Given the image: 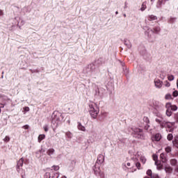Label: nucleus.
<instances>
[{"instance_id": "f257e3e1", "label": "nucleus", "mask_w": 178, "mask_h": 178, "mask_svg": "<svg viewBox=\"0 0 178 178\" xmlns=\"http://www.w3.org/2000/svg\"><path fill=\"white\" fill-rule=\"evenodd\" d=\"M143 30L145 31V35L147 37L148 40L153 41V40H155V34L161 33V26H156L152 29L149 26H145L143 27Z\"/></svg>"}, {"instance_id": "f03ea898", "label": "nucleus", "mask_w": 178, "mask_h": 178, "mask_svg": "<svg viewBox=\"0 0 178 178\" xmlns=\"http://www.w3.org/2000/svg\"><path fill=\"white\" fill-rule=\"evenodd\" d=\"M65 119V114H62L58 111H54L51 115V123L54 127H58L59 124L63 122Z\"/></svg>"}, {"instance_id": "7ed1b4c3", "label": "nucleus", "mask_w": 178, "mask_h": 178, "mask_svg": "<svg viewBox=\"0 0 178 178\" xmlns=\"http://www.w3.org/2000/svg\"><path fill=\"white\" fill-rule=\"evenodd\" d=\"M129 133H131V135L134 138H138V140H145V134L144 131L141 128L134 127L129 128Z\"/></svg>"}, {"instance_id": "20e7f679", "label": "nucleus", "mask_w": 178, "mask_h": 178, "mask_svg": "<svg viewBox=\"0 0 178 178\" xmlns=\"http://www.w3.org/2000/svg\"><path fill=\"white\" fill-rule=\"evenodd\" d=\"M89 113L92 119H97L98 114L99 113V107L98 104L94 102H90L88 104Z\"/></svg>"}, {"instance_id": "39448f33", "label": "nucleus", "mask_w": 178, "mask_h": 178, "mask_svg": "<svg viewBox=\"0 0 178 178\" xmlns=\"http://www.w3.org/2000/svg\"><path fill=\"white\" fill-rule=\"evenodd\" d=\"M165 115L168 116V118H170V116L173 114V112H176L178 108L177 106L172 104L170 102H168L165 104Z\"/></svg>"}, {"instance_id": "423d86ee", "label": "nucleus", "mask_w": 178, "mask_h": 178, "mask_svg": "<svg viewBox=\"0 0 178 178\" xmlns=\"http://www.w3.org/2000/svg\"><path fill=\"white\" fill-rule=\"evenodd\" d=\"M132 159L133 161H135V162H138V160L140 159L143 164L147 162V159H145V156H143L140 152H133Z\"/></svg>"}, {"instance_id": "0eeeda50", "label": "nucleus", "mask_w": 178, "mask_h": 178, "mask_svg": "<svg viewBox=\"0 0 178 178\" xmlns=\"http://www.w3.org/2000/svg\"><path fill=\"white\" fill-rule=\"evenodd\" d=\"M93 170L97 176H99L100 178H105V173H104L101 168H99V164L95 163Z\"/></svg>"}, {"instance_id": "6e6552de", "label": "nucleus", "mask_w": 178, "mask_h": 178, "mask_svg": "<svg viewBox=\"0 0 178 178\" xmlns=\"http://www.w3.org/2000/svg\"><path fill=\"white\" fill-rule=\"evenodd\" d=\"M128 167H130L131 166V164L130 163H127V165L126 163H123L122 164V169H124V170L127 171V172H129V173H133V172H136V169H131V168H128Z\"/></svg>"}, {"instance_id": "1a4fd4ad", "label": "nucleus", "mask_w": 178, "mask_h": 178, "mask_svg": "<svg viewBox=\"0 0 178 178\" xmlns=\"http://www.w3.org/2000/svg\"><path fill=\"white\" fill-rule=\"evenodd\" d=\"M154 83L156 88H162V86H163V82L158 79H154Z\"/></svg>"}, {"instance_id": "9d476101", "label": "nucleus", "mask_w": 178, "mask_h": 178, "mask_svg": "<svg viewBox=\"0 0 178 178\" xmlns=\"http://www.w3.org/2000/svg\"><path fill=\"white\" fill-rule=\"evenodd\" d=\"M105 161V156H104L103 154H99L97 156V160L96 164L101 165V163H104V161Z\"/></svg>"}, {"instance_id": "9b49d317", "label": "nucleus", "mask_w": 178, "mask_h": 178, "mask_svg": "<svg viewBox=\"0 0 178 178\" xmlns=\"http://www.w3.org/2000/svg\"><path fill=\"white\" fill-rule=\"evenodd\" d=\"M46 175H49V178H59V173L51 170L50 172H47Z\"/></svg>"}, {"instance_id": "f8f14e48", "label": "nucleus", "mask_w": 178, "mask_h": 178, "mask_svg": "<svg viewBox=\"0 0 178 178\" xmlns=\"http://www.w3.org/2000/svg\"><path fill=\"white\" fill-rule=\"evenodd\" d=\"M16 170L21 175L22 177H24V176H26V172L23 170V167L16 166Z\"/></svg>"}, {"instance_id": "ddd939ff", "label": "nucleus", "mask_w": 178, "mask_h": 178, "mask_svg": "<svg viewBox=\"0 0 178 178\" xmlns=\"http://www.w3.org/2000/svg\"><path fill=\"white\" fill-rule=\"evenodd\" d=\"M47 154L48 155V156H50V158H54V156H55V149L52 147L49 148L47 151Z\"/></svg>"}, {"instance_id": "4468645a", "label": "nucleus", "mask_w": 178, "mask_h": 178, "mask_svg": "<svg viewBox=\"0 0 178 178\" xmlns=\"http://www.w3.org/2000/svg\"><path fill=\"white\" fill-rule=\"evenodd\" d=\"M162 138V135L161 134H156L154 136L152 137V141H161Z\"/></svg>"}, {"instance_id": "2eb2a0df", "label": "nucleus", "mask_w": 178, "mask_h": 178, "mask_svg": "<svg viewBox=\"0 0 178 178\" xmlns=\"http://www.w3.org/2000/svg\"><path fill=\"white\" fill-rule=\"evenodd\" d=\"M173 126H175V122H168L164 121L163 127H168V129H172Z\"/></svg>"}, {"instance_id": "dca6fc26", "label": "nucleus", "mask_w": 178, "mask_h": 178, "mask_svg": "<svg viewBox=\"0 0 178 178\" xmlns=\"http://www.w3.org/2000/svg\"><path fill=\"white\" fill-rule=\"evenodd\" d=\"M5 101H9V97L5 95L0 94V102H5Z\"/></svg>"}, {"instance_id": "f3484780", "label": "nucleus", "mask_w": 178, "mask_h": 178, "mask_svg": "<svg viewBox=\"0 0 178 178\" xmlns=\"http://www.w3.org/2000/svg\"><path fill=\"white\" fill-rule=\"evenodd\" d=\"M78 130H80V131H86L87 129H86V127H84L83 124H81V122H78L77 125Z\"/></svg>"}, {"instance_id": "a211bd4d", "label": "nucleus", "mask_w": 178, "mask_h": 178, "mask_svg": "<svg viewBox=\"0 0 178 178\" xmlns=\"http://www.w3.org/2000/svg\"><path fill=\"white\" fill-rule=\"evenodd\" d=\"M154 105L156 109H162L163 108V104L159 102H155Z\"/></svg>"}, {"instance_id": "6ab92c4d", "label": "nucleus", "mask_w": 178, "mask_h": 178, "mask_svg": "<svg viewBox=\"0 0 178 178\" xmlns=\"http://www.w3.org/2000/svg\"><path fill=\"white\" fill-rule=\"evenodd\" d=\"M163 2H165L164 0H157V2L156 3V8H157V9L162 8Z\"/></svg>"}, {"instance_id": "aec40b11", "label": "nucleus", "mask_w": 178, "mask_h": 178, "mask_svg": "<svg viewBox=\"0 0 178 178\" xmlns=\"http://www.w3.org/2000/svg\"><path fill=\"white\" fill-rule=\"evenodd\" d=\"M146 174L147 175V176H149L151 178L158 177L157 175L152 174V170H147L146 172Z\"/></svg>"}, {"instance_id": "412c9836", "label": "nucleus", "mask_w": 178, "mask_h": 178, "mask_svg": "<svg viewBox=\"0 0 178 178\" xmlns=\"http://www.w3.org/2000/svg\"><path fill=\"white\" fill-rule=\"evenodd\" d=\"M23 163H24V159L21 158L17 163V166L19 168H23Z\"/></svg>"}, {"instance_id": "4be33fe9", "label": "nucleus", "mask_w": 178, "mask_h": 178, "mask_svg": "<svg viewBox=\"0 0 178 178\" xmlns=\"http://www.w3.org/2000/svg\"><path fill=\"white\" fill-rule=\"evenodd\" d=\"M124 45H126V47H127V48H129V49L131 48V42H130V40H127V39L124 40Z\"/></svg>"}, {"instance_id": "5701e85b", "label": "nucleus", "mask_w": 178, "mask_h": 178, "mask_svg": "<svg viewBox=\"0 0 178 178\" xmlns=\"http://www.w3.org/2000/svg\"><path fill=\"white\" fill-rule=\"evenodd\" d=\"M147 19H148V20H149V22H152L154 20H156V19H158V17L154 15H151L147 17Z\"/></svg>"}, {"instance_id": "b1692460", "label": "nucleus", "mask_w": 178, "mask_h": 178, "mask_svg": "<svg viewBox=\"0 0 178 178\" xmlns=\"http://www.w3.org/2000/svg\"><path fill=\"white\" fill-rule=\"evenodd\" d=\"M146 9H147V1H144L142 3L140 10H141V12H144V10H145Z\"/></svg>"}, {"instance_id": "393cba45", "label": "nucleus", "mask_w": 178, "mask_h": 178, "mask_svg": "<svg viewBox=\"0 0 178 178\" xmlns=\"http://www.w3.org/2000/svg\"><path fill=\"white\" fill-rule=\"evenodd\" d=\"M44 139H45V134L39 135L38 138V143H40L41 141H42V140H44Z\"/></svg>"}, {"instance_id": "a878e982", "label": "nucleus", "mask_w": 178, "mask_h": 178, "mask_svg": "<svg viewBox=\"0 0 178 178\" xmlns=\"http://www.w3.org/2000/svg\"><path fill=\"white\" fill-rule=\"evenodd\" d=\"M65 137H66L67 138L70 139V138H72V137H73V134H72V132H70V131H67V132L65 133Z\"/></svg>"}, {"instance_id": "bb28decb", "label": "nucleus", "mask_w": 178, "mask_h": 178, "mask_svg": "<svg viewBox=\"0 0 178 178\" xmlns=\"http://www.w3.org/2000/svg\"><path fill=\"white\" fill-rule=\"evenodd\" d=\"M160 158H161L162 162H163V163L166 162V157H165V154H163V153L161 154Z\"/></svg>"}, {"instance_id": "cd10ccee", "label": "nucleus", "mask_w": 178, "mask_h": 178, "mask_svg": "<svg viewBox=\"0 0 178 178\" xmlns=\"http://www.w3.org/2000/svg\"><path fill=\"white\" fill-rule=\"evenodd\" d=\"M153 160L155 161V165H158V155L153 154Z\"/></svg>"}, {"instance_id": "c85d7f7f", "label": "nucleus", "mask_w": 178, "mask_h": 178, "mask_svg": "<svg viewBox=\"0 0 178 178\" xmlns=\"http://www.w3.org/2000/svg\"><path fill=\"white\" fill-rule=\"evenodd\" d=\"M156 123L160 124V126H161L162 127H163V123L165 122V121H161V120L156 118Z\"/></svg>"}, {"instance_id": "c756f323", "label": "nucleus", "mask_w": 178, "mask_h": 178, "mask_svg": "<svg viewBox=\"0 0 178 178\" xmlns=\"http://www.w3.org/2000/svg\"><path fill=\"white\" fill-rule=\"evenodd\" d=\"M170 163L172 165V166H176V165H177V161L173 159L170 161Z\"/></svg>"}, {"instance_id": "7c9ffc66", "label": "nucleus", "mask_w": 178, "mask_h": 178, "mask_svg": "<svg viewBox=\"0 0 178 178\" xmlns=\"http://www.w3.org/2000/svg\"><path fill=\"white\" fill-rule=\"evenodd\" d=\"M165 152H167L168 154H169V152H172V147H169V146H167V147L165 148Z\"/></svg>"}, {"instance_id": "2f4dec72", "label": "nucleus", "mask_w": 178, "mask_h": 178, "mask_svg": "<svg viewBox=\"0 0 178 178\" xmlns=\"http://www.w3.org/2000/svg\"><path fill=\"white\" fill-rule=\"evenodd\" d=\"M3 141H4V143H9V141H10V137L6 136L3 139Z\"/></svg>"}, {"instance_id": "473e14b6", "label": "nucleus", "mask_w": 178, "mask_h": 178, "mask_svg": "<svg viewBox=\"0 0 178 178\" xmlns=\"http://www.w3.org/2000/svg\"><path fill=\"white\" fill-rule=\"evenodd\" d=\"M172 144L175 147L178 148V138L172 142Z\"/></svg>"}, {"instance_id": "72a5a7b5", "label": "nucleus", "mask_w": 178, "mask_h": 178, "mask_svg": "<svg viewBox=\"0 0 178 178\" xmlns=\"http://www.w3.org/2000/svg\"><path fill=\"white\" fill-rule=\"evenodd\" d=\"M143 122H145V123H146V124H148V123H149V119L148 118V117H144Z\"/></svg>"}, {"instance_id": "f704fd0d", "label": "nucleus", "mask_w": 178, "mask_h": 178, "mask_svg": "<svg viewBox=\"0 0 178 178\" xmlns=\"http://www.w3.org/2000/svg\"><path fill=\"white\" fill-rule=\"evenodd\" d=\"M168 79L169 81H173V80H175V76H173V75H169V76H168Z\"/></svg>"}, {"instance_id": "c9c22d12", "label": "nucleus", "mask_w": 178, "mask_h": 178, "mask_svg": "<svg viewBox=\"0 0 178 178\" xmlns=\"http://www.w3.org/2000/svg\"><path fill=\"white\" fill-rule=\"evenodd\" d=\"M167 138L169 141H171V140H173V135L172 134H168Z\"/></svg>"}, {"instance_id": "e433bc0d", "label": "nucleus", "mask_w": 178, "mask_h": 178, "mask_svg": "<svg viewBox=\"0 0 178 178\" xmlns=\"http://www.w3.org/2000/svg\"><path fill=\"white\" fill-rule=\"evenodd\" d=\"M165 99H172V95H170V94H167V95L165 96Z\"/></svg>"}, {"instance_id": "4c0bfd02", "label": "nucleus", "mask_w": 178, "mask_h": 178, "mask_svg": "<svg viewBox=\"0 0 178 178\" xmlns=\"http://www.w3.org/2000/svg\"><path fill=\"white\" fill-rule=\"evenodd\" d=\"M172 96L176 98V97L178 96V91L177 90H175L173 92H172Z\"/></svg>"}, {"instance_id": "58836bf2", "label": "nucleus", "mask_w": 178, "mask_h": 178, "mask_svg": "<svg viewBox=\"0 0 178 178\" xmlns=\"http://www.w3.org/2000/svg\"><path fill=\"white\" fill-rule=\"evenodd\" d=\"M43 129L44 130V131H48L49 130V127H48V124H46L43 127Z\"/></svg>"}, {"instance_id": "ea45409f", "label": "nucleus", "mask_w": 178, "mask_h": 178, "mask_svg": "<svg viewBox=\"0 0 178 178\" xmlns=\"http://www.w3.org/2000/svg\"><path fill=\"white\" fill-rule=\"evenodd\" d=\"M52 168L56 172L59 170V165H54Z\"/></svg>"}, {"instance_id": "a19ab883", "label": "nucleus", "mask_w": 178, "mask_h": 178, "mask_svg": "<svg viewBox=\"0 0 178 178\" xmlns=\"http://www.w3.org/2000/svg\"><path fill=\"white\" fill-rule=\"evenodd\" d=\"M136 166L138 168V169H140V168H141V164L138 162H136Z\"/></svg>"}, {"instance_id": "79ce46f5", "label": "nucleus", "mask_w": 178, "mask_h": 178, "mask_svg": "<svg viewBox=\"0 0 178 178\" xmlns=\"http://www.w3.org/2000/svg\"><path fill=\"white\" fill-rule=\"evenodd\" d=\"M24 112H29L30 111V108L28 106L24 107Z\"/></svg>"}, {"instance_id": "37998d69", "label": "nucleus", "mask_w": 178, "mask_h": 178, "mask_svg": "<svg viewBox=\"0 0 178 178\" xmlns=\"http://www.w3.org/2000/svg\"><path fill=\"white\" fill-rule=\"evenodd\" d=\"M175 121L177 122V123H178V113L175 115Z\"/></svg>"}, {"instance_id": "c03bdc74", "label": "nucleus", "mask_w": 178, "mask_h": 178, "mask_svg": "<svg viewBox=\"0 0 178 178\" xmlns=\"http://www.w3.org/2000/svg\"><path fill=\"white\" fill-rule=\"evenodd\" d=\"M22 129H24V130H29V125H24Z\"/></svg>"}, {"instance_id": "a18cd8bd", "label": "nucleus", "mask_w": 178, "mask_h": 178, "mask_svg": "<svg viewBox=\"0 0 178 178\" xmlns=\"http://www.w3.org/2000/svg\"><path fill=\"white\" fill-rule=\"evenodd\" d=\"M170 86V83H169L168 81H165V87H169Z\"/></svg>"}, {"instance_id": "49530a36", "label": "nucleus", "mask_w": 178, "mask_h": 178, "mask_svg": "<svg viewBox=\"0 0 178 178\" xmlns=\"http://www.w3.org/2000/svg\"><path fill=\"white\" fill-rule=\"evenodd\" d=\"M148 129H149V126L148 124H146V125L145 126V129L148 130Z\"/></svg>"}, {"instance_id": "de8ad7c7", "label": "nucleus", "mask_w": 178, "mask_h": 178, "mask_svg": "<svg viewBox=\"0 0 178 178\" xmlns=\"http://www.w3.org/2000/svg\"><path fill=\"white\" fill-rule=\"evenodd\" d=\"M175 20H176V19H175V18H171V19H170V23H173V22H175Z\"/></svg>"}, {"instance_id": "09e8293b", "label": "nucleus", "mask_w": 178, "mask_h": 178, "mask_svg": "<svg viewBox=\"0 0 178 178\" xmlns=\"http://www.w3.org/2000/svg\"><path fill=\"white\" fill-rule=\"evenodd\" d=\"M0 16H3V11L0 10Z\"/></svg>"}, {"instance_id": "8fccbe9b", "label": "nucleus", "mask_w": 178, "mask_h": 178, "mask_svg": "<svg viewBox=\"0 0 178 178\" xmlns=\"http://www.w3.org/2000/svg\"><path fill=\"white\" fill-rule=\"evenodd\" d=\"M90 134H92L93 136H97V133L95 132H90Z\"/></svg>"}, {"instance_id": "3c124183", "label": "nucleus", "mask_w": 178, "mask_h": 178, "mask_svg": "<svg viewBox=\"0 0 178 178\" xmlns=\"http://www.w3.org/2000/svg\"><path fill=\"white\" fill-rule=\"evenodd\" d=\"M150 1L152 2V4L154 3V2H155V0H150Z\"/></svg>"}, {"instance_id": "603ef678", "label": "nucleus", "mask_w": 178, "mask_h": 178, "mask_svg": "<svg viewBox=\"0 0 178 178\" xmlns=\"http://www.w3.org/2000/svg\"><path fill=\"white\" fill-rule=\"evenodd\" d=\"M68 124H70V120H68L67 121Z\"/></svg>"}, {"instance_id": "864d4df0", "label": "nucleus", "mask_w": 178, "mask_h": 178, "mask_svg": "<svg viewBox=\"0 0 178 178\" xmlns=\"http://www.w3.org/2000/svg\"><path fill=\"white\" fill-rule=\"evenodd\" d=\"M118 14H119V12L116 11L115 15H118Z\"/></svg>"}, {"instance_id": "5fc2aeb1", "label": "nucleus", "mask_w": 178, "mask_h": 178, "mask_svg": "<svg viewBox=\"0 0 178 178\" xmlns=\"http://www.w3.org/2000/svg\"><path fill=\"white\" fill-rule=\"evenodd\" d=\"M61 178H67L66 176H63Z\"/></svg>"}, {"instance_id": "6e6d98bb", "label": "nucleus", "mask_w": 178, "mask_h": 178, "mask_svg": "<svg viewBox=\"0 0 178 178\" xmlns=\"http://www.w3.org/2000/svg\"><path fill=\"white\" fill-rule=\"evenodd\" d=\"M164 1V2H168V1H169V0H163Z\"/></svg>"}, {"instance_id": "4d7b16f0", "label": "nucleus", "mask_w": 178, "mask_h": 178, "mask_svg": "<svg viewBox=\"0 0 178 178\" xmlns=\"http://www.w3.org/2000/svg\"><path fill=\"white\" fill-rule=\"evenodd\" d=\"M126 3H125V6H124V8H127V6L126 5Z\"/></svg>"}, {"instance_id": "13d9d810", "label": "nucleus", "mask_w": 178, "mask_h": 178, "mask_svg": "<svg viewBox=\"0 0 178 178\" xmlns=\"http://www.w3.org/2000/svg\"><path fill=\"white\" fill-rule=\"evenodd\" d=\"M124 17H126V14H124Z\"/></svg>"}, {"instance_id": "bf43d9fd", "label": "nucleus", "mask_w": 178, "mask_h": 178, "mask_svg": "<svg viewBox=\"0 0 178 178\" xmlns=\"http://www.w3.org/2000/svg\"><path fill=\"white\" fill-rule=\"evenodd\" d=\"M170 131H172V129L170 130Z\"/></svg>"}, {"instance_id": "052dcab7", "label": "nucleus", "mask_w": 178, "mask_h": 178, "mask_svg": "<svg viewBox=\"0 0 178 178\" xmlns=\"http://www.w3.org/2000/svg\"><path fill=\"white\" fill-rule=\"evenodd\" d=\"M154 113H155V111H154Z\"/></svg>"}, {"instance_id": "680f3d73", "label": "nucleus", "mask_w": 178, "mask_h": 178, "mask_svg": "<svg viewBox=\"0 0 178 178\" xmlns=\"http://www.w3.org/2000/svg\"><path fill=\"white\" fill-rule=\"evenodd\" d=\"M154 113H155V111H154Z\"/></svg>"}, {"instance_id": "e2e57ef3", "label": "nucleus", "mask_w": 178, "mask_h": 178, "mask_svg": "<svg viewBox=\"0 0 178 178\" xmlns=\"http://www.w3.org/2000/svg\"><path fill=\"white\" fill-rule=\"evenodd\" d=\"M177 171L178 172V168H177Z\"/></svg>"}]
</instances>
